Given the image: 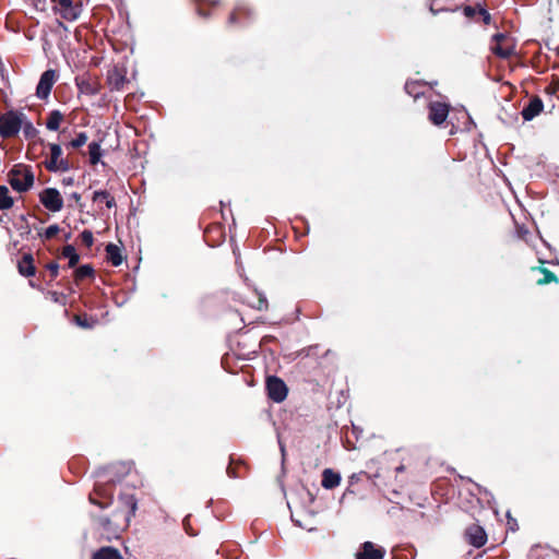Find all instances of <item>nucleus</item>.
<instances>
[{
	"label": "nucleus",
	"instance_id": "f257e3e1",
	"mask_svg": "<svg viewBox=\"0 0 559 559\" xmlns=\"http://www.w3.org/2000/svg\"><path fill=\"white\" fill-rule=\"evenodd\" d=\"M9 183L17 192L27 191L34 183V175L31 166L23 164L14 165L8 174Z\"/></svg>",
	"mask_w": 559,
	"mask_h": 559
},
{
	"label": "nucleus",
	"instance_id": "f03ea898",
	"mask_svg": "<svg viewBox=\"0 0 559 559\" xmlns=\"http://www.w3.org/2000/svg\"><path fill=\"white\" fill-rule=\"evenodd\" d=\"M24 119L23 114L9 111L0 117V136L3 139L13 138L22 127Z\"/></svg>",
	"mask_w": 559,
	"mask_h": 559
},
{
	"label": "nucleus",
	"instance_id": "7ed1b4c3",
	"mask_svg": "<svg viewBox=\"0 0 559 559\" xmlns=\"http://www.w3.org/2000/svg\"><path fill=\"white\" fill-rule=\"evenodd\" d=\"M491 51L500 58H508L514 53L515 44L513 38L507 34H496L492 37Z\"/></svg>",
	"mask_w": 559,
	"mask_h": 559
},
{
	"label": "nucleus",
	"instance_id": "20e7f679",
	"mask_svg": "<svg viewBox=\"0 0 559 559\" xmlns=\"http://www.w3.org/2000/svg\"><path fill=\"white\" fill-rule=\"evenodd\" d=\"M39 199L43 205L51 212H59L63 206V199L55 188L44 189L39 194Z\"/></svg>",
	"mask_w": 559,
	"mask_h": 559
},
{
	"label": "nucleus",
	"instance_id": "39448f33",
	"mask_svg": "<svg viewBox=\"0 0 559 559\" xmlns=\"http://www.w3.org/2000/svg\"><path fill=\"white\" fill-rule=\"evenodd\" d=\"M62 150L57 144L50 145V156L45 160V166L50 171H66L69 169L68 162L62 158Z\"/></svg>",
	"mask_w": 559,
	"mask_h": 559
},
{
	"label": "nucleus",
	"instance_id": "423d86ee",
	"mask_svg": "<svg viewBox=\"0 0 559 559\" xmlns=\"http://www.w3.org/2000/svg\"><path fill=\"white\" fill-rule=\"evenodd\" d=\"M55 10L62 19L70 22L76 20L81 12L80 7L71 0H58Z\"/></svg>",
	"mask_w": 559,
	"mask_h": 559
},
{
	"label": "nucleus",
	"instance_id": "0eeeda50",
	"mask_svg": "<svg viewBox=\"0 0 559 559\" xmlns=\"http://www.w3.org/2000/svg\"><path fill=\"white\" fill-rule=\"evenodd\" d=\"M269 396L276 403L283 402L287 396L286 384L276 377L267 379Z\"/></svg>",
	"mask_w": 559,
	"mask_h": 559
},
{
	"label": "nucleus",
	"instance_id": "6e6552de",
	"mask_svg": "<svg viewBox=\"0 0 559 559\" xmlns=\"http://www.w3.org/2000/svg\"><path fill=\"white\" fill-rule=\"evenodd\" d=\"M57 74L53 70H48L41 74L40 81L37 84V96L46 98L52 85L55 84Z\"/></svg>",
	"mask_w": 559,
	"mask_h": 559
},
{
	"label": "nucleus",
	"instance_id": "1a4fd4ad",
	"mask_svg": "<svg viewBox=\"0 0 559 559\" xmlns=\"http://www.w3.org/2000/svg\"><path fill=\"white\" fill-rule=\"evenodd\" d=\"M468 543L475 547H481L487 542L484 528L477 524L471 525L465 533Z\"/></svg>",
	"mask_w": 559,
	"mask_h": 559
},
{
	"label": "nucleus",
	"instance_id": "9d476101",
	"mask_svg": "<svg viewBox=\"0 0 559 559\" xmlns=\"http://www.w3.org/2000/svg\"><path fill=\"white\" fill-rule=\"evenodd\" d=\"M17 270L23 276L35 275V262L31 252H23L21 260L17 262Z\"/></svg>",
	"mask_w": 559,
	"mask_h": 559
},
{
	"label": "nucleus",
	"instance_id": "9b49d317",
	"mask_svg": "<svg viewBox=\"0 0 559 559\" xmlns=\"http://www.w3.org/2000/svg\"><path fill=\"white\" fill-rule=\"evenodd\" d=\"M449 114V108L443 103H432L430 105L429 118L435 124L442 123Z\"/></svg>",
	"mask_w": 559,
	"mask_h": 559
},
{
	"label": "nucleus",
	"instance_id": "f8f14e48",
	"mask_svg": "<svg viewBox=\"0 0 559 559\" xmlns=\"http://www.w3.org/2000/svg\"><path fill=\"white\" fill-rule=\"evenodd\" d=\"M384 555L383 549L376 547L372 543L366 542L362 545V550L357 552V559H382Z\"/></svg>",
	"mask_w": 559,
	"mask_h": 559
},
{
	"label": "nucleus",
	"instance_id": "ddd939ff",
	"mask_svg": "<svg viewBox=\"0 0 559 559\" xmlns=\"http://www.w3.org/2000/svg\"><path fill=\"white\" fill-rule=\"evenodd\" d=\"M543 110V102L539 98H533L530 104L523 109L522 116L525 120H532L539 115Z\"/></svg>",
	"mask_w": 559,
	"mask_h": 559
},
{
	"label": "nucleus",
	"instance_id": "4468645a",
	"mask_svg": "<svg viewBox=\"0 0 559 559\" xmlns=\"http://www.w3.org/2000/svg\"><path fill=\"white\" fill-rule=\"evenodd\" d=\"M28 216H33L29 212L27 214H21L16 217L14 226L19 231L20 236H28L32 231V225L28 222Z\"/></svg>",
	"mask_w": 559,
	"mask_h": 559
},
{
	"label": "nucleus",
	"instance_id": "2eb2a0df",
	"mask_svg": "<svg viewBox=\"0 0 559 559\" xmlns=\"http://www.w3.org/2000/svg\"><path fill=\"white\" fill-rule=\"evenodd\" d=\"M322 478V486L326 489H332L340 485L341 476L340 474L333 472L330 468L324 469Z\"/></svg>",
	"mask_w": 559,
	"mask_h": 559
},
{
	"label": "nucleus",
	"instance_id": "dca6fc26",
	"mask_svg": "<svg viewBox=\"0 0 559 559\" xmlns=\"http://www.w3.org/2000/svg\"><path fill=\"white\" fill-rule=\"evenodd\" d=\"M107 259L112 263V265L118 266L122 263V255L119 247L116 245L109 243L106 247Z\"/></svg>",
	"mask_w": 559,
	"mask_h": 559
},
{
	"label": "nucleus",
	"instance_id": "f3484780",
	"mask_svg": "<svg viewBox=\"0 0 559 559\" xmlns=\"http://www.w3.org/2000/svg\"><path fill=\"white\" fill-rule=\"evenodd\" d=\"M13 199L9 193V189L5 186H0V210H9L13 206Z\"/></svg>",
	"mask_w": 559,
	"mask_h": 559
},
{
	"label": "nucleus",
	"instance_id": "a211bd4d",
	"mask_svg": "<svg viewBox=\"0 0 559 559\" xmlns=\"http://www.w3.org/2000/svg\"><path fill=\"white\" fill-rule=\"evenodd\" d=\"M62 120H63L62 114L58 110H53L49 114V117L46 121V128L48 130L55 131L59 128Z\"/></svg>",
	"mask_w": 559,
	"mask_h": 559
},
{
	"label": "nucleus",
	"instance_id": "6ab92c4d",
	"mask_svg": "<svg viewBox=\"0 0 559 559\" xmlns=\"http://www.w3.org/2000/svg\"><path fill=\"white\" fill-rule=\"evenodd\" d=\"M94 559H121V556L117 549L105 547L95 554Z\"/></svg>",
	"mask_w": 559,
	"mask_h": 559
},
{
	"label": "nucleus",
	"instance_id": "aec40b11",
	"mask_svg": "<svg viewBox=\"0 0 559 559\" xmlns=\"http://www.w3.org/2000/svg\"><path fill=\"white\" fill-rule=\"evenodd\" d=\"M94 202H105L107 207L115 205V199L106 191H96L93 195Z\"/></svg>",
	"mask_w": 559,
	"mask_h": 559
},
{
	"label": "nucleus",
	"instance_id": "412c9836",
	"mask_svg": "<svg viewBox=\"0 0 559 559\" xmlns=\"http://www.w3.org/2000/svg\"><path fill=\"white\" fill-rule=\"evenodd\" d=\"M90 159L92 164L98 163L100 159V146L96 142H93L88 145Z\"/></svg>",
	"mask_w": 559,
	"mask_h": 559
},
{
	"label": "nucleus",
	"instance_id": "4be33fe9",
	"mask_svg": "<svg viewBox=\"0 0 559 559\" xmlns=\"http://www.w3.org/2000/svg\"><path fill=\"white\" fill-rule=\"evenodd\" d=\"M540 271L544 276L542 278L537 280L538 285H545V284H549L551 282H557V277L552 272H550L547 269H540Z\"/></svg>",
	"mask_w": 559,
	"mask_h": 559
},
{
	"label": "nucleus",
	"instance_id": "5701e85b",
	"mask_svg": "<svg viewBox=\"0 0 559 559\" xmlns=\"http://www.w3.org/2000/svg\"><path fill=\"white\" fill-rule=\"evenodd\" d=\"M87 142V136L85 133H80L75 139L71 141L72 147H81Z\"/></svg>",
	"mask_w": 559,
	"mask_h": 559
},
{
	"label": "nucleus",
	"instance_id": "b1692460",
	"mask_svg": "<svg viewBox=\"0 0 559 559\" xmlns=\"http://www.w3.org/2000/svg\"><path fill=\"white\" fill-rule=\"evenodd\" d=\"M81 239H82V242L84 245H86L87 247H91L93 245V234L90 231V230H84L82 234H81Z\"/></svg>",
	"mask_w": 559,
	"mask_h": 559
},
{
	"label": "nucleus",
	"instance_id": "393cba45",
	"mask_svg": "<svg viewBox=\"0 0 559 559\" xmlns=\"http://www.w3.org/2000/svg\"><path fill=\"white\" fill-rule=\"evenodd\" d=\"M64 253H66V255H67V257H69V258H70V264H71L72 266H73V265H75V264L78 263L79 258H78V255L75 254V252H74V249H73V248H71V247L67 248V249L64 250Z\"/></svg>",
	"mask_w": 559,
	"mask_h": 559
},
{
	"label": "nucleus",
	"instance_id": "a878e982",
	"mask_svg": "<svg viewBox=\"0 0 559 559\" xmlns=\"http://www.w3.org/2000/svg\"><path fill=\"white\" fill-rule=\"evenodd\" d=\"M59 231V227L57 225H52L50 227H48L45 231V237L47 239H50L52 237H55Z\"/></svg>",
	"mask_w": 559,
	"mask_h": 559
},
{
	"label": "nucleus",
	"instance_id": "bb28decb",
	"mask_svg": "<svg viewBox=\"0 0 559 559\" xmlns=\"http://www.w3.org/2000/svg\"><path fill=\"white\" fill-rule=\"evenodd\" d=\"M24 133H25L26 138H29V139H32L35 135V130L31 122L25 123Z\"/></svg>",
	"mask_w": 559,
	"mask_h": 559
},
{
	"label": "nucleus",
	"instance_id": "cd10ccee",
	"mask_svg": "<svg viewBox=\"0 0 559 559\" xmlns=\"http://www.w3.org/2000/svg\"><path fill=\"white\" fill-rule=\"evenodd\" d=\"M92 273V269L90 266H81L79 270H78V275L80 277H84V276H87Z\"/></svg>",
	"mask_w": 559,
	"mask_h": 559
},
{
	"label": "nucleus",
	"instance_id": "c85d7f7f",
	"mask_svg": "<svg viewBox=\"0 0 559 559\" xmlns=\"http://www.w3.org/2000/svg\"><path fill=\"white\" fill-rule=\"evenodd\" d=\"M478 12L480 15H483L484 22L488 24L490 22V14L481 8H478Z\"/></svg>",
	"mask_w": 559,
	"mask_h": 559
},
{
	"label": "nucleus",
	"instance_id": "c756f323",
	"mask_svg": "<svg viewBox=\"0 0 559 559\" xmlns=\"http://www.w3.org/2000/svg\"><path fill=\"white\" fill-rule=\"evenodd\" d=\"M478 9H475V8H472V7H466L464 9V13L466 16L471 17V16H474V14L476 13Z\"/></svg>",
	"mask_w": 559,
	"mask_h": 559
},
{
	"label": "nucleus",
	"instance_id": "7c9ffc66",
	"mask_svg": "<svg viewBox=\"0 0 559 559\" xmlns=\"http://www.w3.org/2000/svg\"><path fill=\"white\" fill-rule=\"evenodd\" d=\"M134 510H135V504L133 503L132 507H131V511L129 512L128 516L126 518V523L122 526V530L128 526L129 521H130V516L133 514Z\"/></svg>",
	"mask_w": 559,
	"mask_h": 559
},
{
	"label": "nucleus",
	"instance_id": "2f4dec72",
	"mask_svg": "<svg viewBox=\"0 0 559 559\" xmlns=\"http://www.w3.org/2000/svg\"><path fill=\"white\" fill-rule=\"evenodd\" d=\"M76 322H78V324H80L81 326H87V324H86L84 321H81L80 317H76Z\"/></svg>",
	"mask_w": 559,
	"mask_h": 559
},
{
	"label": "nucleus",
	"instance_id": "473e14b6",
	"mask_svg": "<svg viewBox=\"0 0 559 559\" xmlns=\"http://www.w3.org/2000/svg\"><path fill=\"white\" fill-rule=\"evenodd\" d=\"M72 198H73L76 202H80V200H81V197H80V194H78V193H73V194H72Z\"/></svg>",
	"mask_w": 559,
	"mask_h": 559
},
{
	"label": "nucleus",
	"instance_id": "72a5a7b5",
	"mask_svg": "<svg viewBox=\"0 0 559 559\" xmlns=\"http://www.w3.org/2000/svg\"><path fill=\"white\" fill-rule=\"evenodd\" d=\"M32 153H33V147H32V143H29L28 148H27V155H31Z\"/></svg>",
	"mask_w": 559,
	"mask_h": 559
},
{
	"label": "nucleus",
	"instance_id": "f704fd0d",
	"mask_svg": "<svg viewBox=\"0 0 559 559\" xmlns=\"http://www.w3.org/2000/svg\"><path fill=\"white\" fill-rule=\"evenodd\" d=\"M29 285H31L32 287H34V286H35V284H34V282H33L32 280H29Z\"/></svg>",
	"mask_w": 559,
	"mask_h": 559
}]
</instances>
